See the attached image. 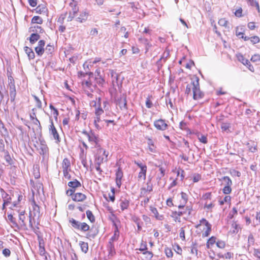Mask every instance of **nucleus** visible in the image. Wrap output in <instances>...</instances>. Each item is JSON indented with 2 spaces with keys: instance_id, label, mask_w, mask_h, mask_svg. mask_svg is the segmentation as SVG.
<instances>
[{
  "instance_id": "f257e3e1",
  "label": "nucleus",
  "mask_w": 260,
  "mask_h": 260,
  "mask_svg": "<svg viewBox=\"0 0 260 260\" xmlns=\"http://www.w3.org/2000/svg\"><path fill=\"white\" fill-rule=\"evenodd\" d=\"M69 223L74 229L84 232L88 231L90 228L89 226L86 223L81 222L73 218L69 219Z\"/></svg>"
},
{
  "instance_id": "f03ea898",
  "label": "nucleus",
  "mask_w": 260,
  "mask_h": 260,
  "mask_svg": "<svg viewBox=\"0 0 260 260\" xmlns=\"http://www.w3.org/2000/svg\"><path fill=\"white\" fill-rule=\"evenodd\" d=\"M192 84L193 99L197 100L202 98L204 96V93L200 90L199 79L197 78L196 81H192Z\"/></svg>"
},
{
  "instance_id": "7ed1b4c3",
  "label": "nucleus",
  "mask_w": 260,
  "mask_h": 260,
  "mask_svg": "<svg viewBox=\"0 0 260 260\" xmlns=\"http://www.w3.org/2000/svg\"><path fill=\"white\" fill-rule=\"evenodd\" d=\"M50 122L51 124L49 128V133H50L51 135L53 136V138L54 140H56V142L57 143H59L60 142V139L58 133L54 125L52 119H50Z\"/></svg>"
},
{
  "instance_id": "20e7f679",
  "label": "nucleus",
  "mask_w": 260,
  "mask_h": 260,
  "mask_svg": "<svg viewBox=\"0 0 260 260\" xmlns=\"http://www.w3.org/2000/svg\"><path fill=\"white\" fill-rule=\"evenodd\" d=\"M116 104L118 105L121 110L127 109V103L125 95L124 94L120 96L116 101Z\"/></svg>"
},
{
  "instance_id": "39448f33",
  "label": "nucleus",
  "mask_w": 260,
  "mask_h": 260,
  "mask_svg": "<svg viewBox=\"0 0 260 260\" xmlns=\"http://www.w3.org/2000/svg\"><path fill=\"white\" fill-rule=\"evenodd\" d=\"M154 125L155 127L159 130L165 131L168 128V124L163 119H158L154 121Z\"/></svg>"
},
{
  "instance_id": "423d86ee",
  "label": "nucleus",
  "mask_w": 260,
  "mask_h": 260,
  "mask_svg": "<svg viewBox=\"0 0 260 260\" xmlns=\"http://www.w3.org/2000/svg\"><path fill=\"white\" fill-rule=\"evenodd\" d=\"M82 133L88 138L89 142L92 143L99 139L98 136L92 131H90L89 132L84 131Z\"/></svg>"
},
{
  "instance_id": "0eeeda50",
  "label": "nucleus",
  "mask_w": 260,
  "mask_h": 260,
  "mask_svg": "<svg viewBox=\"0 0 260 260\" xmlns=\"http://www.w3.org/2000/svg\"><path fill=\"white\" fill-rule=\"evenodd\" d=\"M45 45V41L44 40H40L38 42V46L35 48V51L38 55L42 56L45 51L44 46Z\"/></svg>"
},
{
  "instance_id": "6e6552de",
  "label": "nucleus",
  "mask_w": 260,
  "mask_h": 260,
  "mask_svg": "<svg viewBox=\"0 0 260 260\" xmlns=\"http://www.w3.org/2000/svg\"><path fill=\"white\" fill-rule=\"evenodd\" d=\"M123 177V172L121 169L119 168L116 172V183L117 186L120 188L121 185V179Z\"/></svg>"
},
{
  "instance_id": "1a4fd4ad",
  "label": "nucleus",
  "mask_w": 260,
  "mask_h": 260,
  "mask_svg": "<svg viewBox=\"0 0 260 260\" xmlns=\"http://www.w3.org/2000/svg\"><path fill=\"white\" fill-rule=\"evenodd\" d=\"M202 221H205V225L206 226V230L203 233L202 237H206L209 236L211 231V224L205 218H202Z\"/></svg>"
},
{
  "instance_id": "9d476101",
  "label": "nucleus",
  "mask_w": 260,
  "mask_h": 260,
  "mask_svg": "<svg viewBox=\"0 0 260 260\" xmlns=\"http://www.w3.org/2000/svg\"><path fill=\"white\" fill-rule=\"evenodd\" d=\"M120 207L122 211L127 209L129 206V200L121 197L120 201Z\"/></svg>"
},
{
  "instance_id": "9b49d317",
  "label": "nucleus",
  "mask_w": 260,
  "mask_h": 260,
  "mask_svg": "<svg viewBox=\"0 0 260 260\" xmlns=\"http://www.w3.org/2000/svg\"><path fill=\"white\" fill-rule=\"evenodd\" d=\"M86 198V196L80 192H77L74 194L72 199L76 202H82Z\"/></svg>"
},
{
  "instance_id": "f8f14e48",
  "label": "nucleus",
  "mask_w": 260,
  "mask_h": 260,
  "mask_svg": "<svg viewBox=\"0 0 260 260\" xmlns=\"http://www.w3.org/2000/svg\"><path fill=\"white\" fill-rule=\"evenodd\" d=\"M110 74L111 75V77L113 78L112 84L114 87L119 86V84L118 82V80L119 78V75L116 73L114 70L110 71Z\"/></svg>"
},
{
  "instance_id": "ddd939ff",
  "label": "nucleus",
  "mask_w": 260,
  "mask_h": 260,
  "mask_svg": "<svg viewBox=\"0 0 260 260\" xmlns=\"http://www.w3.org/2000/svg\"><path fill=\"white\" fill-rule=\"evenodd\" d=\"M107 249L108 251V256H113L116 254L115 249L113 243L109 242L107 245Z\"/></svg>"
},
{
  "instance_id": "4468645a",
  "label": "nucleus",
  "mask_w": 260,
  "mask_h": 260,
  "mask_svg": "<svg viewBox=\"0 0 260 260\" xmlns=\"http://www.w3.org/2000/svg\"><path fill=\"white\" fill-rule=\"evenodd\" d=\"M32 208L33 210L31 211L32 216L34 217H38L39 218L40 214V207L35 202H33Z\"/></svg>"
},
{
  "instance_id": "2eb2a0df",
  "label": "nucleus",
  "mask_w": 260,
  "mask_h": 260,
  "mask_svg": "<svg viewBox=\"0 0 260 260\" xmlns=\"http://www.w3.org/2000/svg\"><path fill=\"white\" fill-rule=\"evenodd\" d=\"M88 17V13L86 12L81 13L80 16L76 18V21L80 23H82L86 21Z\"/></svg>"
},
{
  "instance_id": "dca6fc26",
  "label": "nucleus",
  "mask_w": 260,
  "mask_h": 260,
  "mask_svg": "<svg viewBox=\"0 0 260 260\" xmlns=\"http://www.w3.org/2000/svg\"><path fill=\"white\" fill-rule=\"evenodd\" d=\"M186 212L185 211H174L172 212V216L175 218V221L178 220L180 221V217L181 216H183L184 214H186Z\"/></svg>"
},
{
  "instance_id": "f3484780",
  "label": "nucleus",
  "mask_w": 260,
  "mask_h": 260,
  "mask_svg": "<svg viewBox=\"0 0 260 260\" xmlns=\"http://www.w3.org/2000/svg\"><path fill=\"white\" fill-rule=\"evenodd\" d=\"M150 211H151V212L154 214V216L156 219L159 220H163V219H164L163 215L159 214V213L157 211V210L156 208L151 206L150 207Z\"/></svg>"
},
{
  "instance_id": "a211bd4d",
  "label": "nucleus",
  "mask_w": 260,
  "mask_h": 260,
  "mask_svg": "<svg viewBox=\"0 0 260 260\" xmlns=\"http://www.w3.org/2000/svg\"><path fill=\"white\" fill-rule=\"evenodd\" d=\"M24 51L27 54L28 57L29 59H32L35 58V53L32 51V49L28 47H24Z\"/></svg>"
},
{
  "instance_id": "6ab92c4d",
  "label": "nucleus",
  "mask_w": 260,
  "mask_h": 260,
  "mask_svg": "<svg viewBox=\"0 0 260 260\" xmlns=\"http://www.w3.org/2000/svg\"><path fill=\"white\" fill-rule=\"evenodd\" d=\"M25 220V211H22L19 214V222L21 225L23 226H26Z\"/></svg>"
},
{
  "instance_id": "aec40b11",
  "label": "nucleus",
  "mask_w": 260,
  "mask_h": 260,
  "mask_svg": "<svg viewBox=\"0 0 260 260\" xmlns=\"http://www.w3.org/2000/svg\"><path fill=\"white\" fill-rule=\"evenodd\" d=\"M40 38V35L38 33H32L28 40L31 44L35 43L37 41L39 40Z\"/></svg>"
},
{
  "instance_id": "412c9836",
  "label": "nucleus",
  "mask_w": 260,
  "mask_h": 260,
  "mask_svg": "<svg viewBox=\"0 0 260 260\" xmlns=\"http://www.w3.org/2000/svg\"><path fill=\"white\" fill-rule=\"evenodd\" d=\"M71 163L70 160L65 158L62 161V171L63 170H71Z\"/></svg>"
},
{
  "instance_id": "4be33fe9",
  "label": "nucleus",
  "mask_w": 260,
  "mask_h": 260,
  "mask_svg": "<svg viewBox=\"0 0 260 260\" xmlns=\"http://www.w3.org/2000/svg\"><path fill=\"white\" fill-rule=\"evenodd\" d=\"M68 186L73 189H75L77 187H80L81 184L80 182L77 179H75L74 181H70L68 184Z\"/></svg>"
},
{
  "instance_id": "5701e85b",
  "label": "nucleus",
  "mask_w": 260,
  "mask_h": 260,
  "mask_svg": "<svg viewBox=\"0 0 260 260\" xmlns=\"http://www.w3.org/2000/svg\"><path fill=\"white\" fill-rule=\"evenodd\" d=\"M1 191L3 192L2 197L4 199L3 208H4L5 206L10 203L9 200H11V198L8 197L9 195L3 189H1Z\"/></svg>"
},
{
  "instance_id": "b1692460",
  "label": "nucleus",
  "mask_w": 260,
  "mask_h": 260,
  "mask_svg": "<svg viewBox=\"0 0 260 260\" xmlns=\"http://www.w3.org/2000/svg\"><path fill=\"white\" fill-rule=\"evenodd\" d=\"M119 236V231H118L117 226L116 225V229L114 231V235L110 239L109 242L113 243V242L117 241L118 239Z\"/></svg>"
},
{
  "instance_id": "393cba45",
  "label": "nucleus",
  "mask_w": 260,
  "mask_h": 260,
  "mask_svg": "<svg viewBox=\"0 0 260 260\" xmlns=\"http://www.w3.org/2000/svg\"><path fill=\"white\" fill-rule=\"evenodd\" d=\"M216 237L214 236H212L211 238H210L206 243V247L208 249L210 248L211 246L213 245L214 244H216Z\"/></svg>"
},
{
  "instance_id": "a878e982",
  "label": "nucleus",
  "mask_w": 260,
  "mask_h": 260,
  "mask_svg": "<svg viewBox=\"0 0 260 260\" xmlns=\"http://www.w3.org/2000/svg\"><path fill=\"white\" fill-rule=\"evenodd\" d=\"M3 152L4 153V158L6 160V162L8 163V165H12L13 163V160L9 154V152L7 150H5Z\"/></svg>"
},
{
  "instance_id": "bb28decb",
  "label": "nucleus",
  "mask_w": 260,
  "mask_h": 260,
  "mask_svg": "<svg viewBox=\"0 0 260 260\" xmlns=\"http://www.w3.org/2000/svg\"><path fill=\"white\" fill-rule=\"evenodd\" d=\"M79 245L80 246L82 252L86 253L88 250V243L84 242H80Z\"/></svg>"
},
{
  "instance_id": "cd10ccee",
  "label": "nucleus",
  "mask_w": 260,
  "mask_h": 260,
  "mask_svg": "<svg viewBox=\"0 0 260 260\" xmlns=\"http://www.w3.org/2000/svg\"><path fill=\"white\" fill-rule=\"evenodd\" d=\"M35 217H34L32 216L31 211H30L29 214V226L32 230H34V227L33 224H34V223L35 222V219H34Z\"/></svg>"
},
{
  "instance_id": "c85d7f7f",
  "label": "nucleus",
  "mask_w": 260,
  "mask_h": 260,
  "mask_svg": "<svg viewBox=\"0 0 260 260\" xmlns=\"http://www.w3.org/2000/svg\"><path fill=\"white\" fill-rule=\"evenodd\" d=\"M10 96L11 102H14L16 95V88H9Z\"/></svg>"
},
{
  "instance_id": "c756f323",
  "label": "nucleus",
  "mask_w": 260,
  "mask_h": 260,
  "mask_svg": "<svg viewBox=\"0 0 260 260\" xmlns=\"http://www.w3.org/2000/svg\"><path fill=\"white\" fill-rule=\"evenodd\" d=\"M108 160V158H105L102 156L100 155L99 154L95 157V164H101L104 161H107Z\"/></svg>"
},
{
  "instance_id": "7c9ffc66",
  "label": "nucleus",
  "mask_w": 260,
  "mask_h": 260,
  "mask_svg": "<svg viewBox=\"0 0 260 260\" xmlns=\"http://www.w3.org/2000/svg\"><path fill=\"white\" fill-rule=\"evenodd\" d=\"M36 12L37 13H45L46 12V8L44 5H40L36 8Z\"/></svg>"
},
{
  "instance_id": "2f4dec72",
  "label": "nucleus",
  "mask_w": 260,
  "mask_h": 260,
  "mask_svg": "<svg viewBox=\"0 0 260 260\" xmlns=\"http://www.w3.org/2000/svg\"><path fill=\"white\" fill-rule=\"evenodd\" d=\"M232 228L233 229L231 231L233 234H237L241 230L240 226L236 222H234L232 224Z\"/></svg>"
},
{
  "instance_id": "473e14b6",
  "label": "nucleus",
  "mask_w": 260,
  "mask_h": 260,
  "mask_svg": "<svg viewBox=\"0 0 260 260\" xmlns=\"http://www.w3.org/2000/svg\"><path fill=\"white\" fill-rule=\"evenodd\" d=\"M146 172L147 169H146V168H142V170H141L138 175L139 179H143V180H145Z\"/></svg>"
},
{
  "instance_id": "72a5a7b5",
  "label": "nucleus",
  "mask_w": 260,
  "mask_h": 260,
  "mask_svg": "<svg viewBox=\"0 0 260 260\" xmlns=\"http://www.w3.org/2000/svg\"><path fill=\"white\" fill-rule=\"evenodd\" d=\"M247 145L248 147L249 150L251 152H255L256 151H257V146L254 144V142H252V144H250L249 143H248L247 144Z\"/></svg>"
},
{
  "instance_id": "f704fd0d",
  "label": "nucleus",
  "mask_w": 260,
  "mask_h": 260,
  "mask_svg": "<svg viewBox=\"0 0 260 260\" xmlns=\"http://www.w3.org/2000/svg\"><path fill=\"white\" fill-rule=\"evenodd\" d=\"M190 250V253L195 256H197L198 254V249L196 244H192L190 247H188Z\"/></svg>"
},
{
  "instance_id": "c9c22d12",
  "label": "nucleus",
  "mask_w": 260,
  "mask_h": 260,
  "mask_svg": "<svg viewBox=\"0 0 260 260\" xmlns=\"http://www.w3.org/2000/svg\"><path fill=\"white\" fill-rule=\"evenodd\" d=\"M32 23L42 24L43 23V19L41 17L38 16H35L32 17L31 19Z\"/></svg>"
},
{
  "instance_id": "e433bc0d",
  "label": "nucleus",
  "mask_w": 260,
  "mask_h": 260,
  "mask_svg": "<svg viewBox=\"0 0 260 260\" xmlns=\"http://www.w3.org/2000/svg\"><path fill=\"white\" fill-rule=\"evenodd\" d=\"M86 213L87 218L90 221V222H94L95 221V217L92 212L88 210L86 211Z\"/></svg>"
},
{
  "instance_id": "4c0bfd02",
  "label": "nucleus",
  "mask_w": 260,
  "mask_h": 260,
  "mask_svg": "<svg viewBox=\"0 0 260 260\" xmlns=\"http://www.w3.org/2000/svg\"><path fill=\"white\" fill-rule=\"evenodd\" d=\"M70 6L72 8L71 11L73 13L76 14L79 11L78 8L76 6V2L73 1L72 3H70Z\"/></svg>"
},
{
  "instance_id": "58836bf2",
  "label": "nucleus",
  "mask_w": 260,
  "mask_h": 260,
  "mask_svg": "<svg viewBox=\"0 0 260 260\" xmlns=\"http://www.w3.org/2000/svg\"><path fill=\"white\" fill-rule=\"evenodd\" d=\"M238 58L239 60L245 66L250 63V61L247 59L245 58L242 55H239Z\"/></svg>"
},
{
  "instance_id": "ea45409f",
  "label": "nucleus",
  "mask_w": 260,
  "mask_h": 260,
  "mask_svg": "<svg viewBox=\"0 0 260 260\" xmlns=\"http://www.w3.org/2000/svg\"><path fill=\"white\" fill-rule=\"evenodd\" d=\"M218 24L219 25L227 27L228 21L225 18H221L218 21Z\"/></svg>"
},
{
  "instance_id": "a19ab883",
  "label": "nucleus",
  "mask_w": 260,
  "mask_h": 260,
  "mask_svg": "<svg viewBox=\"0 0 260 260\" xmlns=\"http://www.w3.org/2000/svg\"><path fill=\"white\" fill-rule=\"evenodd\" d=\"M9 88H15L14 80L12 76L8 77Z\"/></svg>"
},
{
  "instance_id": "79ce46f5",
  "label": "nucleus",
  "mask_w": 260,
  "mask_h": 260,
  "mask_svg": "<svg viewBox=\"0 0 260 260\" xmlns=\"http://www.w3.org/2000/svg\"><path fill=\"white\" fill-rule=\"evenodd\" d=\"M223 181H225L226 183L225 186H232V181L231 179L228 176H224L221 179Z\"/></svg>"
},
{
  "instance_id": "37998d69",
  "label": "nucleus",
  "mask_w": 260,
  "mask_h": 260,
  "mask_svg": "<svg viewBox=\"0 0 260 260\" xmlns=\"http://www.w3.org/2000/svg\"><path fill=\"white\" fill-rule=\"evenodd\" d=\"M53 50H54V47H53V46L50 45L49 44L47 45V46L45 49V51L48 54H52V53L53 52Z\"/></svg>"
},
{
  "instance_id": "c03bdc74",
  "label": "nucleus",
  "mask_w": 260,
  "mask_h": 260,
  "mask_svg": "<svg viewBox=\"0 0 260 260\" xmlns=\"http://www.w3.org/2000/svg\"><path fill=\"white\" fill-rule=\"evenodd\" d=\"M169 56L170 51L168 50H166L161 57V58L162 59L164 62H166Z\"/></svg>"
},
{
  "instance_id": "a18cd8bd",
  "label": "nucleus",
  "mask_w": 260,
  "mask_h": 260,
  "mask_svg": "<svg viewBox=\"0 0 260 260\" xmlns=\"http://www.w3.org/2000/svg\"><path fill=\"white\" fill-rule=\"evenodd\" d=\"M104 113V110L101 107H98L95 109V115L96 116H100Z\"/></svg>"
},
{
  "instance_id": "49530a36",
  "label": "nucleus",
  "mask_w": 260,
  "mask_h": 260,
  "mask_svg": "<svg viewBox=\"0 0 260 260\" xmlns=\"http://www.w3.org/2000/svg\"><path fill=\"white\" fill-rule=\"evenodd\" d=\"M67 15V12L61 14L59 16V17L58 19L57 22H59L60 24H62L64 22V20L66 18Z\"/></svg>"
},
{
  "instance_id": "de8ad7c7",
  "label": "nucleus",
  "mask_w": 260,
  "mask_h": 260,
  "mask_svg": "<svg viewBox=\"0 0 260 260\" xmlns=\"http://www.w3.org/2000/svg\"><path fill=\"white\" fill-rule=\"evenodd\" d=\"M8 219L15 226H17V223L16 221V219L13 217L12 214L8 215Z\"/></svg>"
},
{
  "instance_id": "09e8293b",
  "label": "nucleus",
  "mask_w": 260,
  "mask_h": 260,
  "mask_svg": "<svg viewBox=\"0 0 260 260\" xmlns=\"http://www.w3.org/2000/svg\"><path fill=\"white\" fill-rule=\"evenodd\" d=\"M230 123L222 122L221 125V128L222 131H226L230 127Z\"/></svg>"
},
{
  "instance_id": "8fccbe9b",
  "label": "nucleus",
  "mask_w": 260,
  "mask_h": 260,
  "mask_svg": "<svg viewBox=\"0 0 260 260\" xmlns=\"http://www.w3.org/2000/svg\"><path fill=\"white\" fill-rule=\"evenodd\" d=\"M230 173L233 177H240L241 176V173L235 169L230 170Z\"/></svg>"
},
{
  "instance_id": "3c124183",
  "label": "nucleus",
  "mask_w": 260,
  "mask_h": 260,
  "mask_svg": "<svg viewBox=\"0 0 260 260\" xmlns=\"http://www.w3.org/2000/svg\"><path fill=\"white\" fill-rule=\"evenodd\" d=\"M230 201H231V197L227 196L224 198V199L223 200L219 201V204L220 205H222L224 204V203H229V202H230Z\"/></svg>"
},
{
  "instance_id": "603ef678",
  "label": "nucleus",
  "mask_w": 260,
  "mask_h": 260,
  "mask_svg": "<svg viewBox=\"0 0 260 260\" xmlns=\"http://www.w3.org/2000/svg\"><path fill=\"white\" fill-rule=\"evenodd\" d=\"M231 186H225L222 189L223 192L224 194H229L232 191Z\"/></svg>"
},
{
  "instance_id": "864d4df0",
  "label": "nucleus",
  "mask_w": 260,
  "mask_h": 260,
  "mask_svg": "<svg viewBox=\"0 0 260 260\" xmlns=\"http://www.w3.org/2000/svg\"><path fill=\"white\" fill-rule=\"evenodd\" d=\"M143 254L146 255V257L149 259H151L153 256V254L152 252L147 250L143 252Z\"/></svg>"
},
{
  "instance_id": "5fc2aeb1",
  "label": "nucleus",
  "mask_w": 260,
  "mask_h": 260,
  "mask_svg": "<svg viewBox=\"0 0 260 260\" xmlns=\"http://www.w3.org/2000/svg\"><path fill=\"white\" fill-rule=\"evenodd\" d=\"M34 28L35 29H36L35 30V31L36 32V33H40V34H42L44 32V29L40 26H38V25H37V26H35L34 27ZM32 31H35V30L33 29L32 30Z\"/></svg>"
},
{
  "instance_id": "6e6d98bb",
  "label": "nucleus",
  "mask_w": 260,
  "mask_h": 260,
  "mask_svg": "<svg viewBox=\"0 0 260 260\" xmlns=\"http://www.w3.org/2000/svg\"><path fill=\"white\" fill-rule=\"evenodd\" d=\"M147 250V246L146 242H142L141 244L139 250L141 251H145Z\"/></svg>"
},
{
  "instance_id": "4d7b16f0",
  "label": "nucleus",
  "mask_w": 260,
  "mask_h": 260,
  "mask_svg": "<svg viewBox=\"0 0 260 260\" xmlns=\"http://www.w3.org/2000/svg\"><path fill=\"white\" fill-rule=\"evenodd\" d=\"M165 251L166 255L168 257L170 258V257H172L173 252L170 248H166Z\"/></svg>"
},
{
  "instance_id": "13d9d810",
  "label": "nucleus",
  "mask_w": 260,
  "mask_h": 260,
  "mask_svg": "<svg viewBox=\"0 0 260 260\" xmlns=\"http://www.w3.org/2000/svg\"><path fill=\"white\" fill-rule=\"evenodd\" d=\"M216 246L220 248H224L225 247V242L223 241H217L216 242Z\"/></svg>"
},
{
  "instance_id": "bf43d9fd",
  "label": "nucleus",
  "mask_w": 260,
  "mask_h": 260,
  "mask_svg": "<svg viewBox=\"0 0 260 260\" xmlns=\"http://www.w3.org/2000/svg\"><path fill=\"white\" fill-rule=\"evenodd\" d=\"M248 241L249 245H253L254 244V238L253 236L252 235V234H250L248 236Z\"/></svg>"
},
{
  "instance_id": "052dcab7",
  "label": "nucleus",
  "mask_w": 260,
  "mask_h": 260,
  "mask_svg": "<svg viewBox=\"0 0 260 260\" xmlns=\"http://www.w3.org/2000/svg\"><path fill=\"white\" fill-rule=\"evenodd\" d=\"M250 40L253 44L258 43L260 41L259 37L257 36L252 37Z\"/></svg>"
},
{
  "instance_id": "680f3d73",
  "label": "nucleus",
  "mask_w": 260,
  "mask_h": 260,
  "mask_svg": "<svg viewBox=\"0 0 260 260\" xmlns=\"http://www.w3.org/2000/svg\"><path fill=\"white\" fill-rule=\"evenodd\" d=\"M192 89V82L190 84H187L185 89V93L187 94H189L191 92V90Z\"/></svg>"
},
{
  "instance_id": "e2e57ef3",
  "label": "nucleus",
  "mask_w": 260,
  "mask_h": 260,
  "mask_svg": "<svg viewBox=\"0 0 260 260\" xmlns=\"http://www.w3.org/2000/svg\"><path fill=\"white\" fill-rule=\"evenodd\" d=\"M181 198L183 200L184 204H186L188 200V196L187 194L183 192H181Z\"/></svg>"
},
{
  "instance_id": "0e129e2a",
  "label": "nucleus",
  "mask_w": 260,
  "mask_h": 260,
  "mask_svg": "<svg viewBox=\"0 0 260 260\" xmlns=\"http://www.w3.org/2000/svg\"><path fill=\"white\" fill-rule=\"evenodd\" d=\"M179 236H180V238L182 240H185V231L183 228H181V229L180 230Z\"/></svg>"
},
{
  "instance_id": "69168bd1",
  "label": "nucleus",
  "mask_w": 260,
  "mask_h": 260,
  "mask_svg": "<svg viewBox=\"0 0 260 260\" xmlns=\"http://www.w3.org/2000/svg\"><path fill=\"white\" fill-rule=\"evenodd\" d=\"M34 99L37 103V106L38 108H42V103L40 99L36 95L34 96Z\"/></svg>"
},
{
  "instance_id": "338daca9",
  "label": "nucleus",
  "mask_w": 260,
  "mask_h": 260,
  "mask_svg": "<svg viewBox=\"0 0 260 260\" xmlns=\"http://www.w3.org/2000/svg\"><path fill=\"white\" fill-rule=\"evenodd\" d=\"M251 60L253 62L260 60V55L258 54L254 55L251 57Z\"/></svg>"
},
{
  "instance_id": "774afa93",
  "label": "nucleus",
  "mask_w": 260,
  "mask_h": 260,
  "mask_svg": "<svg viewBox=\"0 0 260 260\" xmlns=\"http://www.w3.org/2000/svg\"><path fill=\"white\" fill-rule=\"evenodd\" d=\"M255 219H256V224L258 225V224L260 223V211L256 212Z\"/></svg>"
}]
</instances>
